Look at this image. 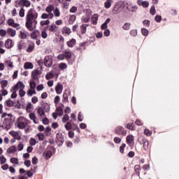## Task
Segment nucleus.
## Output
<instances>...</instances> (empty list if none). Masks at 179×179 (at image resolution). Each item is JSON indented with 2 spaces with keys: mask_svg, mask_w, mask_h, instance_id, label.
I'll use <instances>...</instances> for the list:
<instances>
[{
  "mask_svg": "<svg viewBox=\"0 0 179 179\" xmlns=\"http://www.w3.org/2000/svg\"><path fill=\"white\" fill-rule=\"evenodd\" d=\"M37 17H38V13L33 8L29 9L27 14L26 27L30 31H33L34 30L33 24H35L34 27H36V24H37V20L36 19Z\"/></svg>",
  "mask_w": 179,
  "mask_h": 179,
  "instance_id": "obj_1",
  "label": "nucleus"
},
{
  "mask_svg": "<svg viewBox=\"0 0 179 179\" xmlns=\"http://www.w3.org/2000/svg\"><path fill=\"white\" fill-rule=\"evenodd\" d=\"M114 132L117 135H121V136H127V130H125L122 126H117L115 127Z\"/></svg>",
  "mask_w": 179,
  "mask_h": 179,
  "instance_id": "obj_2",
  "label": "nucleus"
},
{
  "mask_svg": "<svg viewBox=\"0 0 179 179\" xmlns=\"http://www.w3.org/2000/svg\"><path fill=\"white\" fill-rule=\"evenodd\" d=\"M52 58L50 56H45L44 58V65L47 68H51V66L52 65Z\"/></svg>",
  "mask_w": 179,
  "mask_h": 179,
  "instance_id": "obj_3",
  "label": "nucleus"
},
{
  "mask_svg": "<svg viewBox=\"0 0 179 179\" xmlns=\"http://www.w3.org/2000/svg\"><path fill=\"white\" fill-rule=\"evenodd\" d=\"M0 127L4 128L5 129H10V120L8 118L4 119V122L2 125H0Z\"/></svg>",
  "mask_w": 179,
  "mask_h": 179,
  "instance_id": "obj_4",
  "label": "nucleus"
},
{
  "mask_svg": "<svg viewBox=\"0 0 179 179\" xmlns=\"http://www.w3.org/2000/svg\"><path fill=\"white\" fill-rule=\"evenodd\" d=\"M140 143H143L144 150H148V149H149V141H148V140L145 138H143L141 141H140Z\"/></svg>",
  "mask_w": 179,
  "mask_h": 179,
  "instance_id": "obj_5",
  "label": "nucleus"
},
{
  "mask_svg": "<svg viewBox=\"0 0 179 179\" xmlns=\"http://www.w3.org/2000/svg\"><path fill=\"white\" fill-rule=\"evenodd\" d=\"M71 94V92L68 90H66L63 94V103H68V97H69V95Z\"/></svg>",
  "mask_w": 179,
  "mask_h": 179,
  "instance_id": "obj_6",
  "label": "nucleus"
},
{
  "mask_svg": "<svg viewBox=\"0 0 179 179\" xmlns=\"http://www.w3.org/2000/svg\"><path fill=\"white\" fill-rule=\"evenodd\" d=\"M25 85L22 83V81H19L15 86L14 90H19V89H24Z\"/></svg>",
  "mask_w": 179,
  "mask_h": 179,
  "instance_id": "obj_7",
  "label": "nucleus"
},
{
  "mask_svg": "<svg viewBox=\"0 0 179 179\" xmlns=\"http://www.w3.org/2000/svg\"><path fill=\"white\" fill-rule=\"evenodd\" d=\"M38 75H40V71L38 70H34L31 72V78L34 80H37L38 79Z\"/></svg>",
  "mask_w": 179,
  "mask_h": 179,
  "instance_id": "obj_8",
  "label": "nucleus"
},
{
  "mask_svg": "<svg viewBox=\"0 0 179 179\" xmlns=\"http://www.w3.org/2000/svg\"><path fill=\"white\" fill-rule=\"evenodd\" d=\"M63 90H64V86H62V85H61L60 83H58L55 87V91L57 94H61V93H62Z\"/></svg>",
  "mask_w": 179,
  "mask_h": 179,
  "instance_id": "obj_9",
  "label": "nucleus"
},
{
  "mask_svg": "<svg viewBox=\"0 0 179 179\" xmlns=\"http://www.w3.org/2000/svg\"><path fill=\"white\" fill-rule=\"evenodd\" d=\"M29 118L33 121L34 124H38V121L37 120V117L36 116V113H29Z\"/></svg>",
  "mask_w": 179,
  "mask_h": 179,
  "instance_id": "obj_10",
  "label": "nucleus"
},
{
  "mask_svg": "<svg viewBox=\"0 0 179 179\" xmlns=\"http://www.w3.org/2000/svg\"><path fill=\"white\" fill-rule=\"evenodd\" d=\"M6 48H12L13 47V42H12L11 39H7L5 42Z\"/></svg>",
  "mask_w": 179,
  "mask_h": 179,
  "instance_id": "obj_11",
  "label": "nucleus"
},
{
  "mask_svg": "<svg viewBox=\"0 0 179 179\" xmlns=\"http://www.w3.org/2000/svg\"><path fill=\"white\" fill-rule=\"evenodd\" d=\"M64 57L66 58V59L68 60L70 58H72V52H71L70 50H65L64 51Z\"/></svg>",
  "mask_w": 179,
  "mask_h": 179,
  "instance_id": "obj_12",
  "label": "nucleus"
},
{
  "mask_svg": "<svg viewBox=\"0 0 179 179\" xmlns=\"http://www.w3.org/2000/svg\"><path fill=\"white\" fill-rule=\"evenodd\" d=\"M41 19H52V17H54V14L53 13L47 14L44 13L41 15Z\"/></svg>",
  "mask_w": 179,
  "mask_h": 179,
  "instance_id": "obj_13",
  "label": "nucleus"
},
{
  "mask_svg": "<svg viewBox=\"0 0 179 179\" xmlns=\"http://www.w3.org/2000/svg\"><path fill=\"white\" fill-rule=\"evenodd\" d=\"M66 44L68 47H69L70 48H73V47H74V45L76 44V40L72 38L71 40L67 41Z\"/></svg>",
  "mask_w": 179,
  "mask_h": 179,
  "instance_id": "obj_14",
  "label": "nucleus"
},
{
  "mask_svg": "<svg viewBox=\"0 0 179 179\" xmlns=\"http://www.w3.org/2000/svg\"><path fill=\"white\" fill-rule=\"evenodd\" d=\"M55 7L53 5H49L48 7L45 8V11L47 13H49V15H51L52 13V10H55Z\"/></svg>",
  "mask_w": 179,
  "mask_h": 179,
  "instance_id": "obj_15",
  "label": "nucleus"
},
{
  "mask_svg": "<svg viewBox=\"0 0 179 179\" xmlns=\"http://www.w3.org/2000/svg\"><path fill=\"white\" fill-rule=\"evenodd\" d=\"M40 34V31L38 30H35L31 34V38H33L34 40H37V37H38Z\"/></svg>",
  "mask_w": 179,
  "mask_h": 179,
  "instance_id": "obj_16",
  "label": "nucleus"
},
{
  "mask_svg": "<svg viewBox=\"0 0 179 179\" xmlns=\"http://www.w3.org/2000/svg\"><path fill=\"white\" fill-rule=\"evenodd\" d=\"M41 108H43L45 113H50V107L48 103H43Z\"/></svg>",
  "mask_w": 179,
  "mask_h": 179,
  "instance_id": "obj_17",
  "label": "nucleus"
},
{
  "mask_svg": "<svg viewBox=\"0 0 179 179\" xmlns=\"http://www.w3.org/2000/svg\"><path fill=\"white\" fill-rule=\"evenodd\" d=\"M92 24H97V20H99V15L94 14L91 17Z\"/></svg>",
  "mask_w": 179,
  "mask_h": 179,
  "instance_id": "obj_18",
  "label": "nucleus"
},
{
  "mask_svg": "<svg viewBox=\"0 0 179 179\" xmlns=\"http://www.w3.org/2000/svg\"><path fill=\"white\" fill-rule=\"evenodd\" d=\"M16 150H17V148H16V146L13 145L11 147H10L9 148H8L7 153H8V155H10L12 153H15V152H16Z\"/></svg>",
  "mask_w": 179,
  "mask_h": 179,
  "instance_id": "obj_19",
  "label": "nucleus"
},
{
  "mask_svg": "<svg viewBox=\"0 0 179 179\" xmlns=\"http://www.w3.org/2000/svg\"><path fill=\"white\" fill-rule=\"evenodd\" d=\"M37 111H38V114L40 117H43V116L45 115V112L44 110V108H43L42 107H38Z\"/></svg>",
  "mask_w": 179,
  "mask_h": 179,
  "instance_id": "obj_20",
  "label": "nucleus"
},
{
  "mask_svg": "<svg viewBox=\"0 0 179 179\" xmlns=\"http://www.w3.org/2000/svg\"><path fill=\"white\" fill-rule=\"evenodd\" d=\"M7 33L10 36H11V37H15L16 36V30H15L12 28H8Z\"/></svg>",
  "mask_w": 179,
  "mask_h": 179,
  "instance_id": "obj_21",
  "label": "nucleus"
},
{
  "mask_svg": "<svg viewBox=\"0 0 179 179\" xmlns=\"http://www.w3.org/2000/svg\"><path fill=\"white\" fill-rule=\"evenodd\" d=\"M127 142L129 146L134 143V136L129 135L127 137Z\"/></svg>",
  "mask_w": 179,
  "mask_h": 179,
  "instance_id": "obj_22",
  "label": "nucleus"
},
{
  "mask_svg": "<svg viewBox=\"0 0 179 179\" xmlns=\"http://www.w3.org/2000/svg\"><path fill=\"white\" fill-rule=\"evenodd\" d=\"M24 69H33V68H34V66L31 62H26L24 64Z\"/></svg>",
  "mask_w": 179,
  "mask_h": 179,
  "instance_id": "obj_23",
  "label": "nucleus"
},
{
  "mask_svg": "<svg viewBox=\"0 0 179 179\" xmlns=\"http://www.w3.org/2000/svg\"><path fill=\"white\" fill-rule=\"evenodd\" d=\"M87 26H89V24H83L82 26H81V34H85L87 30Z\"/></svg>",
  "mask_w": 179,
  "mask_h": 179,
  "instance_id": "obj_24",
  "label": "nucleus"
},
{
  "mask_svg": "<svg viewBox=\"0 0 179 179\" xmlns=\"http://www.w3.org/2000/svg\"><path fill=\"white\" fill-rule=\"evenodd\" d=\"M34 50V43L31 42L27 49V52H33V50Z\"/></svg>",
  "mask_w": 179,
  "mask_h": 179,
  "instance_id": "obj_25",
  "label": "nucleus"
},
{
  "mask_svg": "<svg viewBox=\"0 0 179 179\" xmlns=\"http://www.w3.org/2000/svg\"><path fill=\"white\" fill-rule=\"evenodd\" d=\"M26 123L23 122H17V128H19V129H24V128H26Z\"/></svg>",
  "mask_w": 179,
  "mask_h": 179,
  "instance_id": "obj_26",
  "label": "nucleus"
},
{
  "mask_svg": "<svg viewBox=\"0 0 179 179\" xmlns=\"http://www.w3.org/2000/svg\"><path fill=\"white\" fill-rule=\"evenodd\" d=\"M6 104L7 107H13V106H15V102L10 99H8L6 101Z\"/></svg>",
  "mask_w": 179,
  "mask_h": 179,
  "instance_id": "obj_27",
  "label": "nucleus"
},
{
  "mask_svg": "<svg viewBox=\"0 0 179 179\" xmlns=\"http://www.w3.org/2000/svg\"><path fill=\"white\" fill-rule=\"evenodd\" d=\"M113 2V0H106V1L105 2V8L106 9H108L110 8H111V3Z\"/></svg>",
  "mask_w": 179,
  "mask_h": 179,
  "instance_id": "obj_28",
  "label": "nucleus"
},
{
  "mask_svg": "<svg viewBox=\"0 0 179 179\" xmlns=\"http://www.w3.org/2000/svg\"><path fill=\"white\" fill-rule=\"evenodd\" d=\"M62 33H63V34H71V29H69L68 27H64L63 30H62Z\"/></svg>",
  "mask_w": 179,
  "mask_h": 179,
  "instance_id": "obj_29",
  "label": "nucleus"
},
{
  "mask_svg": "<svg viewBox=\"0 0 179 179\" xmlns=\"http://www.w3.org/2000/svg\"><path fill=\"white\" fill-rule=\"evenodd\" d=\"M123 30H129L131 29V23L126 22L122 27Z\"/></svg>",
  "mask_w": 179,
  "mask_h": 179,
  "instance_id": "obj_30",
  "label": "nucleus"
},
{
  "mask_svg": "<svg viewBox=\"0 0 179 179\" xmlns=\"http://www.w3.org/2000/svg\"><path fill=\"white\" fill-rule=\"evenodd\" d=\"M64 128H65V129H66V131H70V129H72V123H71L70 122H68L64 125Z\"/></svg>",
  "mask_w": 179,
  "mask_h": 179,
  "instance_id": "obj_31",
  "label": "nucleus"
},
{
  "mask_svg": "<svg viewBox=\"0 0 179 179\" xmlns=\"http://www.w3.org/2000/svg\"><path fill=\"white\" fill-rule=\"evenodd\" d=\"M59 69H61L62 71H64V69H66V68H68V65H66V63H60L59 64Z\"/></svg>",
  "mask_w": 179,
  "mask_h": 179,
  "instance_id": "obj_32",
  "label": "nucleus"
},
{
  "mask_svg": "<svg viewBox=\"0 0 179 179\" xmlns=\"http://www.w3.org/2000/svg\"><path fill=\"white\" fill-rule=\"evenodd\" d=\"M141 33H142L143 36H145V37L149 36V30H148L145 28H143L141 29Z\"/></svg>",
  "mask_w": 179,
  "mask_h": 179,
  "instance_id": "obj_33",
  "label": "nucleus"
},
{
  "mask_svg": "<svg viewBox=\"0 0 179 179\" xmlns=\"http://www.w3.org/2000/svg\"><path fill=\"white\" fill-rule=\"evenodd\" d=\"M62 122L65 124L67 121H69V115L68 114H65L62 120Z\"/></svg>",
  "mask_w": 179,
  "mask_h": 179,
  "instance_id": "obj_34",
  "label": "nucleus"
},
{
  "mask_svg": "<svg viewBox=\"0 0 179 179\" xmlns=\"http://www.w3.org/2000/svg\"><path fill=\"white\" fill-rule=\"evenodd\" d=\"M134 127H135V124L128 123L126 126V128H127V129H131V131H134Z\"/></svg>",
  "mask_w": 179,
  "mask_h": 179,
  "instance_id": "obj_35",
  "label": "nucleus"
},
{
  "mask_svg": "<svg viewBox=\"0 0 179 179\" xmlns=\"http://www.w3.org/2000/svg\"><path fill=\"white\" fill-rule=\"evenodd\" d=\"M49 31L55 33V31H57V25H55V24H52L49 29Z\"/></svg>",
  "mask_w": 179,
  "mask_h": 179,
  "instance_id": "obj_36",
  "label": "nucleus"
},
{
  "mask_svg": "<svg viewBox=\"0 0 179 179\" xmlns=\"http://www.w3.org/2000/svg\"><path fill=\"white\" fill-rule=\"evenodd\" d=\"M54 15L56 17H59L61 13L59 12V9L56 8L54 10Z\"/></svg>",
  "mask_w": 179,
  "mask_h": 179,
  "instance_id": "obj_37",
  "label": "nucleus"
},
{
  "mask_svg": "<svg viewBox=\"0 0 179 179\" xmlns=\"http://www.w3.org/2000/svg\"><path fill=\"white\" fill-rule=\"evenodd\" d=\"M130 35L132 36V37H136V36H138V31L136 29L131 30Z\"/></svg>",
  "mask_w": 179,
  "mask_h": 179,
  "instance_id": "obj_38",
  "label": "nucleus"
},
{
  "mask_svg": "<svg viewBox=\"0 0 179 179\" xmlns=\"http://www.w3.org/2000/svg\"><path fill=\"white\" fill-rule=\"evenodd\" d=\"M1 88L5 89V87H6V86H8V80H3L1 83Z\"/></svg>",
  "mask_w": 179,
  "mask_h": 179,
  "instance_id": "obj_39",
  "label": "nucleus"
},
{
  "mask_svg": "<svg viewBox=\"0 0 179 179\" xmlns=\"http://www.w3.org/2000/svg\"><path fill=\"white\" fill-rule=\"evenodd\" d=\"M37 143V141H36V138H31L29 140V145L31 146H34Z\"/></svg>",
  "mask_w": 179,
  "mask_h": 179,
  "instance_id": "obj_40",
  "label": "nucleus"
},
{
  "mask_svg": "<svg viewBox=\"0 0 179 179\" xmlns=\"http://www.w3.org/2000/svg\"><path fill=\"white\" fill-rule=\"evenodd\" d=\"M48 24H50V20H49L41 21V26H47Z\"/></svg>",
  "mask_w": 179,
  "mask_h": 179,
  "instance_id": "obj_41",
  "label": "nucleus"
},
{
  "mask_svg": "<svg viewBox=\"0 0 179 179\" xmlns=\"http://www.w3.org/2000/svg\"><path fill=\"white\" fill-rule=\"evenodd\" d=\"M37 136H38L39 141H44V138H45V136H44V134H43V133H38L37 134Z\"/></svg>",
  "mask_w": 179,
  "mask_h": 179,
  "instance_id": "obj_42",
  "label": "nucleus"
},
{
  "mask_svg": "<svg viewBox=\"0 0 179 179\" xmlns=\"http://www.w3.org/2000/svg\"><path fill=\"white\" fill-rule=\"evenodd\" d=\"M45 78L48 80H50V79H52L54 78V74L52 73H48Z\"/></svg>",
  "mask_w": 179,
  "mask_h": 179,
  "instance_id": "obj_43",
  "label": "nucleus"
},
{
  "mask_svg": "<svg viewBox=\"0 0 179 179\" xmlns=\"http://www.w3.org/2000/svg\"><path fill=\"white\" fill-rule=\"evenodd\" d=\"M0 163L1 164H5L6 163V158L3 155L0 156Z\"/></svg>",
  "mask_w": 179,
  "mask_h": 179,
  "instance_id": "obj_44",
  "label": "nucleus"
},
{
  "mask_svg": "<svg viewBox=\"0 0 179 179\" xmlns=\"http://www.w3.org/2000/svg\"><path fill=\"white\" fill-rule=\"evenodd\" d=\"M10 163H13L14 164H19V161H18L17 158L12 157L10 159Z\"/></svg>",
  "mask_w": 179,
  "mask_h": 179,
  "instance_id": "obj_45",
  "label": "nucleus"
},
{
  "mask_svg": "<svg viewBox=\"0 0 179 179\" xmlns=\"http://www.w3.org/2000/svg\"><path fill=\"white\" fill-rule=\"evenodd\" d=\"M81 20L83 23H88L89 20H90V17H83Z\"/></svg>",
  "mask_w": 179,
  "mask_h": 179,
  "instance_id": "obj_46",
  "label": "nucleus"
},
{
  "mask_svg": "<svg viewBox=\"0 0 179 179\" xmlns=\"http://www.w3.org/2000/svg\"><path fill=\"white\" fill-rule=\"evenodd\" d=\"M144 134L145 135H146L147 136H152V131L148 129H145L144 130Z\"/></svg>",
  "mask_w": 179,
  "mask_h": 179,
  "instance_id": "obj_47",
  "label": "nucleus"
},
{
  "mask_svg": "<svg viewBox=\"0 0 179 179\" xmlns=\"http://www.w3.org/2000/svg\"><path fill=\"white\" fill-rule=\"evenodd\" d=\"M41 36H42V38H47V37H48V34H47V31L46 30H43L42 31Z\"/></svg>",
  "mask_w": 179,
  "mask_h": 179,
  "instance_id": "obj_48",
  "label": "nucleus"
},
{
  "mask_svg": "<svg viewBox=\"0 0 179 179\" xmlns=\"http://www.w3.org/2000/svg\"><path fill=\"white\" fill-rule=\"evenodd\" d=\"M20 38H22L23 40H24V38H27V34H26V32L24 31H20Z\"/></svg>",
  "mask_w": 179,
  "mask_h": 179,
  "instance_id": "obj_49",
  "label": "nucleus"
},
{
  "mask_svg": "<svg viewBox=\"0 0 179 179\" xmlns=\"http://www.w3.org/2000/svg\"><path fill=\"white\" fill-rule=\"evenodd\" d=\"M42 122L43 125H48L50 124V120L48 118H47V117H45V118L43 119Z\"/></svg>",
  "mask_w": 179,
  "mask_h": 179,
  "instance_id": "obj_50",
  "label": "nucleus"
},
{
  "mask_svg": "<svg viewBox=\"0 0 179 179\" xmlns=\"http://www.w3.org/2000/svg\"><path fill=\"white\" fill-rule=\"evenodd\" d=\"M25 94H26V92L22 89H20V91H19L20 97H24Z\"/></svg>",
  "mask_w": 179,
  "mask_h": 179,
  "instance_id": "obj_51",
  "label": "nucleus"
},
{
  "mask_svg": "<svg viewBox=\"0 0 179 179\" xmlns=\"http://www.w3.org/2000/svg\"><path fill=\"white\" fill-rule=\"evenodd\" d=\"M23 5H24V6H26V8H29V6H30V5H31V3L28 0H24L23 1Z\"/></svg>",
  "mask_w": 179,
  "mask_h": 179,
  "instance_id": "obj_52",
  "label": "nucleus"
},
{
  "mask_svg": "<svg viewBox=\"0 0 179 179\" xmlns=\"http://www.w3.org/2000/svg\"><path fill=\"white\" fill-rule=\"evenodd\" d=\"M51 156H52V152L51 151H47V152L45 153V157L47 160H48V159H50Z\"/></svg>",
  "mask_w": 179,
  "mask_h": 179,
  "instance_id": "obj_53",
  "label": "nucleus"
},
{
  "mask_svg": "<svg viewBox=\"0 0 179 179\" xmlns=\"http://www.w3.org/2000/svg\"><path fill=\"white\" fill-rule=\"evenodd\" d=\"M150 12V14L152 15H154L156 13V8H155V6H151Z\"/></svg>",
  "mask_w": 179,
  "mask_h": 179,
  "instance_id": "obj_54",
  "label": "nucleus"
},
{
  "mask_svg": "<svg viewBox=\"0 0 179 179\" xmlns=\"http://www.w3.org/2000/svg\"><path fill=\"white\" fill-rule=\"evenodd\" d=\"M143 24L145 26V27H149V26H150V21L148 20H143Z\"/></svg>",
  "mask_w": 179,
  "mask_h": 179,
  "instance_id": "obj_55",
  "label": "nucleus"
},
{
  "mask_svg": "<svg viewBox=\"0 0 179 179\" xmlns=\"http://www.w3.org/2000/svg\"><path fill=\"white\" fill-rule=\"evenodd\" d=\"M19 15L20 16V17H24V8H22L20 10Z\"/></svg>",
  "mask_w": 179,
  "mask_h": 179,
  "instance_id": "obj_56",
  "label": "nucleus"
},
{
  "mask_svg": "<svg viewBox=\"0 0 179 179\" xmlns=\"http://www.w3.org/2000/svg\"><path fill=\"white\" fill-rule=\"evenodd\" d=\"M110 29H105L104 32H103V36H105V37H108L110 36Z\"/></svg>",
  "mask_w": 179,
  "mask_h": 179,
  "instance_id": "obj_57",
  "label": "nucleus"
},
{
  "mask_svg": "<svg viewBox=\"0 0 179 179\" xmlns=\"http://www.w3.org/2000/svg\"><path fill=\"white\" fill-rule=\"evenodd\" d=\"M59 101H61V98L59 97V96H56L54 99V103L55 104H58Z\"/></svg>",
  "mask_w": 179,
  "mask_h": 179,
  "instance_id": "obj_58",
  "label": "nucleus"
},
{
  "mask_svg": "<svg viewBox=\"0 0 179 179\" xmlns=\"http://www.w3.org/2000/svg\"><path fill=\"white\" fill-rule=\"evenodd\" d=\"M27 174L28 177H33V168H31L29 171H27Z\"/></svg>",
  "mask_w": 179,
  "mask_h": 179,
  "instance_id": "obj_59",
  "label": "nucleus"
},
{
  "mask_svg": "<svg viewBox=\"0 0 179 179\" xmlns=\"http://www.w3.org/2000/svg\"><path fill=\"white\" fill-rule=\"evenodd\" d=\"M155 20L157 22V23H160V22H162V17L160 15H156Z\"/></svg>",
  "mask_w": 179,
  "mask_h": 179,
  "instance_id": "obj_60",
  "label": "nucleus"
},
{
  "mask_svg": "<svg viewBox=\"0 0 179 179\" xmlns=\"http://www.w3.org/2000/svg\"><path fill=\"white\" fill-rule=\"evenodd\" d=\"M24 166H26L27 167H30V166H31V161L30 160H26L24 162Z\"/></svg>",
  "mask_w": 179,
  "mask_h": 179,
  "instance_id": "obj_61",
  "label": "nucleus"
},
{
  "mask_svg": "<svg viewBox=\"0 0 179 179\" xmlns=\"http://www.w3.org/2000/svg\"><path fill=\"white\" fill-rule=\"evenodd\" d=\"M115 143H121V138L120 137H115L114 139H113Z\"/></svg>",
  "mask_w": 179,
  "mask_h": 179,
  "instance_id": "obj_62",
  "label": "nucleus"
},
{
  "mask_svg": "<svg viewBox=\"0 0 179 179\" xmlns=\"http://www.w3.org/2000/svg\"><path fill=\"white\" fill-rule=\"evenodd\" d=\"M29 85L31 90L36 89V84L35 81H31Z\"/></svg>",
  "mask_w": 179,
  "mask_h": 179,
  "instance_id": "obj_63",
  "label": "nucleus"
},
{
  "mask_svg": "<svg viewBox=\"0 0 179 179\" xmlns=\"http://www.w3.org/2000/svg\"><path fill=\"white\" fill-rule=\"evenodd\" d=\"M125 146H127V145L125 143H123L120 147V152L121 153H124V149L125 148Z\"/></svg>",
  "mask_w": 179,
  "mask_h": 179,
  "instance_id": "obj_64",
  "label": "nucleus"
}]
</instances>
